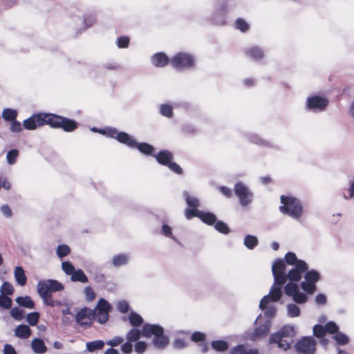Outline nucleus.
Segmentation results:
<instances>
[{"instance_id": "57", "label": "nucleus", "mask_w": 354, "mask_h": 354, "mask_svg": "<svg viewBox=\"0 0 354 354\" xmlns=\"http://www.w3.org/2000/svg\"><path fill=\"white\" fill-rule=\"evenodd\" d=\"M74 320H75V315L74 314H72L71 315H62V323L64 326H70Z\"/></svg>"}, {"instance_id": "1", "label": "nucleus", "mask_w": 354, "mask_h": 354, "mask_svg": "<svg viewBox=\"0 0 354 354\" xmlns=\"http://www.w3.org/2000/svg\"><path fill=\"white\" fill-rule=\"evenodd\" d=\"M308 269V264L303 260L299 259L294 252H288L285 255V261L277 259L272 266V272L274 277V283L268 295L264 296L260 301V307L269 301H277L283 295L282 288L287 280L290 282L284 286L285 294L292 297L293 301L297 304H304L308 297L299 291V286L295 283L301 279L302 274Z\"/></svg>"}, {"instance_id": "27", "label": "nucleus", "mask_w": 354, "mask_h": 354, "mask_svg": "<svg viewBox=\"0 0 354 354\" xmlns=\"http://www.w3.org/2000/svg\"><path fill=\"white\" fill-rule=\"evenodd\" d=\"M183 196L190 209H197L200 207V201L196 197L190 195L188 192L184 191Z\"/></svg>"}, {"instance_id": "28", "label": "nucleus", "mask_w": 354, "mask_h": 354, "mask_svg": "<svg viewBox=\"0 0 354 354\" xmlns=\"http://www.w3.org/2000/svg\"><path fill=\"white\" fill-rule=\"evenodd\" d=\"M14 275L16 281L20 286H24L26 283L27 278L24 270L21 266H17L15 269Z\"/></svg>"}, {"instance_id": "14", "label": "nucleus", "mask_w": 354, "mask_h": 354, "mask_svg": "<svg viewBox=\"0 0 354 354\" xmlns=\"http://www.w3.org/2000/svg\"><path fill=\"white\" fill-rule=\"evenodd\" d=\"M328 104V100L319 95L308 97L306 100V109L314 113L324 111Z\"/></svg>"}, {"instance_id": "53", "label": "nucleus", "mask_w": 354, "mask_h": 354, "mask_svg": "<svg viewBox=\"0 0 354 354\" xmlns=\"http://www.w3.org/2000/svg\"><path fill=\"white\" fill-rule=\"evenodd\" d=\"M116 44L120 48H127L129 44V38L126 36L120 37L117 39Z\"/></svg>"}, {"instance_id": "48", "label": "nucleus", "mask_w": 354, "mask_h": 354, "mask_svg": "<svg viewBox=\"0 0 354 354\" xmlns=\"http://www.w3.org/2000/svg\"><path fill=\"white\" fill-rule=\"evenodd\" d=\"M1 291L3 295H11L13 294L14 288L10 283L4 282L1 286Z\"/></svg>"}, {"instance_id": "42", "label": "nucleus", "mask_w": 354, "mask_h": 354, "mask_svg": "<svg viewBox=\"0 0 354 354\" xmlns=\"http://www.w3.org/2000/svg\"><path fill=\"white\" fill-rule=\"evenodd\" d=\"M160 113L165 117L171 118L173 115V108L169 104H161L160 106Z\"/></svg>"}, {"instance_id": "4", "label": "nucleus", "mask_w": 354, "mask_h": 354, "mask_svg": "<svg viewBox=\"0 0 354 354\" xmlns=\"http://www.w3.org/2000/svg\"><path fill=\"white\" fill-rule=\"evenodd\" d=\"M295 335V328L292 326L286 325L276 333L270 335V343L277 344L279 348L286 351L290 348Z\"/></svg>"}, {"instance_id": "19", "label": "nucleus", "mask_w": 354, "mask_h": 354, "mask_svg": "<svg viewBox=\"0 0 354 354\" xmlns=\"http://www.w3.org/2000/svg\"><path fill=\"white\" fill-rule=\"evenodd\" d=\"M164 333V329L162 326L158 324H145L142 328V335L145 337H151L152 335L154 337Z\"/></svg>"}, {"instance_id": "56", "label": "nucleus", "mask_w": 354, "mask_h": 354, "mask_svg": "<svg viewBox=\"0 0 354 354\" xmlns=\"http://www.w3.org/2000/svg\"><path fill=\"white\" fill-rule=\"evenodd\" d=\"M0 212L6 218H10L12 216V211L8 205L1 206Z\"/></svg>"}, {"instance_id": "34", "label": "nucleus", "mask_w": 354, "mask_h": 354, "mask_svg": "<svg viewBox=\"0 0 354 354\" xmlns=\"http://www.w3.org/2000/svg\"><path fill=\"white\" fill-rule=\"evenodd\" d=\"M18 113L15 109H4L2 111V118L6 121H14L17 117Z\"/></svg>"}, {"instance_id": "58", "label": "nucleus", "mask_w": 354, "mask_h": 354, "mask_svg": "<svg viewBox=\"0 0 354 354\" xmlns=\"http://www.w3.org/2000/svg\"><path fill=\"white\" fill-rule=\"evenodd\" d=\"M117 308L120 313H126L129 310V306L127 301L122 300L118 302Z\"/></svg>"}, {"instance_id": "51", "label": "nucleus", "mask_w": 354, "mask_h": 354, "mask_svg": "<svg viewBox=\"0 0 354 354\" xmlns=\"http://www.w3.org/2000/svg\"><path fill=\"white\" fill-rule=\"evenodd\" d=\"M62 269L67 275H71L75 271V268L70 261H64L62 263Z\"/></svg>"}, {"instance_id": "39", "label": "nucleus", "mask_w": 354, "mask_h": 354, "mask_svg": "<svg viewBox=\"0 0 354 354\" xmlns=\"http://www.w3.org/2000/svg\"><path fill=\"white\" fill-rule=\"evenodd\" d=\"M104 343L102 340H96L86 343V348L90 352H93L95 350L101 349L103 348Z\"/></svg>"}, {"instance_id": "43", "label": "nucleus", "mask_w": 354, "mask_h": 354, "mask_svg": "<svg viewBox=\"0 0 354 354\" xmlns=\"http://www.w3.org/2000/svg\"><path fill=\"white\" fill-rule=\"evenodd\" d=\"M70 248L65 244L58 245L57 248V255L59 258L62 259L66 256H67L70 253Z\"/></svg>"}, {"instance_id": "9", "label": "nucleus", "mask_w": 354, "mask_h": 354, "mask_svg": "<svg viewBox=\"0 0 354 354\" xmlns=\"http://www.w3.org/2000/svg\"><path fill=\"white\" fill-rule=\"evenodd\" d=\"M171 64L177 70L192 68L194 66V57L187 53H178L171 59Z\"/></svg>"}, {"instance_id": "31", "label": "nucleus", "mask_w": 354, "mask_h": 354, "mask_svg": "<svg viewBox=\"0 0 354 354\" xmlns=\"http://www.w3.org/2000/svg\"><path fill=\"white\" fill-rule=\"evenodd\" d=\"M244 245L249 250H253L259 244V240L257 236L248 234L243 239Z\"/></svg>"}, {"instance_id": "61", "label": "nucleus", "mask_w": 354, "mask_h": 354, "mask_svg": "<svg viewBox=\"0 0 354 354\" xmlns=\"http://www.w3.org/2000/svg\"><path fill=\"white\" fill-rule=\"evenodd\" d=\"M147 348V344L145 342L140 341L136 344L135 351L138 354H142L145 353Z\"/></svg>"}, {"instance_id": "8", "label": "nucleus", "mask_w": 354, "mask_h": 354, "mask_svg": "<svg viewBox=\"0 0 354 354\" xmlns=\"http://www.w3.org/2000/svg\"><path fill=\"white\" fill-rule=\"evenodd\" d=\"M320 279L319 273L315 270H308L304 273V281L301 283V288L308 294H313L317 289L316 283Z\"/></svg>"}, {"instance_id": "6", "label": "nucleus", "mask_w": 354, "mask_h": 354, "mask_svg": "<svg viewBox=\"0 0 354 354\" xmlns=\"http://www.w3.org/2000/svg\"><path fill=\"white\" fill-rule=\"evenodd\" d=\"M234 192L241 207H247L252 203L254 194L244 183L237 182L234 186Z\"/></svg>"}, {"instance_id": "10", "label": "nucleus", "mask_w": 354, "mask_h": 354, "mask_svg": "<svg viewBox=\"0 0 354 354\" xmlns=\"http://www.w3.org/2000/svg\"><path fill=\"white\" fill-rule=\"evenodd\" d=\"M64 285L55 279L41 280L37 283L39 295H52L53 292L63 290Z\"/></svg>"}, {"instance_id": "5", "label": "nucleus", "mask_w": 354, "mask_h": 354, "mask_svg": "<svg viewBox=\"0 0 354 354\" xmlns=\"http://www.w3.org/2000/svg\"><path fill=\"white\" fill-rule=\"evenodd\" d=\"M69 16L73 22L77 33H81L86 28L92 26L95 23V17L92 14L82 15V10L80 8H71L68 11Z\"/></svg>"}, {"instance_id": "20", "label": "nucleus", "mask_w": 354, "mask_h": 354, "mask_svg": "<svg viewBox=\"0 0 354 354\" xmlns=\"http://www.w3.org/2000/svg\"><path fill=\"white\" fill-rule=\"evenodd\" d=\"M245 53L248 57H251L254 61L263 59L265 55L263 50L257 46L248 48L245 49Z\"/></svg>"}, {"instance_id": "45", "label": "nucleus", "mask_w": 354, "mask_h": 354, "mask_svg": "<svg viewBox=\"0 0 354 354\" xmlns=\"http://www.w3.org/2000/svg\"><path fill=\"white\" fill-rule=\"evenodd\" d=\"M24 313V310L20 309L17 307H15V308H12L10 311V316L13 319H15L17 321H21L23 319Z\"/></svg>"}, {"instance_id": "37", "label": "nucleus", "mask_w": 354, "mask_h": 354, "mask_svg": "<svg viewBox=\"0 0 354 354\" xmlns=\"http://www.w3.org/2000/svg\"><path fill=\"white\" fill-rule=\"evenodd\" d=\"M129 320L131 324L134 327L140 326L143 322L142 317L135 312H131L129 314Z\"/></svg>"}, {"instance_id": "12", "label": "nucleus", "mask_w": 354, "mask_h": 354, "mask_svg": "<svg viewBox=\"0 0 354 354\" xmlns=\"http://www.w3.org/2000/svg\"><path fill=\"white\" fill-rule=\"evenodd\" d=\"M50 113H37L33 114L30 118L26 119L23 122L24 127L27 130H34L38 127L43 126L46 124H48V119Z\"/></svg>"}, {"instance_id": "22", "label": "nucleus", "mask_w": 354, "mask_h": 354, "mask_svg": "<svg viewBox=\"0 0 354 354\" xmlns=\"http://www.w3.org/2000/svg\"><path fill=\"white\" fill-rule=\"evenodd\" d=\"M248 138L250 142L255 144L257 145H259L260 147H268V148L276 147L275 145L273 142L268 141V140H266L260 138L257 134H254V133L249 134Z\"/></svg>"}, {"instance_id": "17", "label": "nucleus", "mask_w": 354, "mask_h": 354, "mask_svg": "<svg viewBox=\"0 0 354 354\" xmlns=\"http://www.w3.org/2000/svg\"><path fill=\"white\" fill-rule=\"evenodd\" d=\"M226 3L221 4L212 14L210 19L216 24L224 25L226 21Z\"/></svg>"}, {"instance_id": "2", "label": "nucleus", "mask_w": 354, "mask_h": 354, "mask_svg": "<svg viewBox=\"0 0 354 354\" xmlns=\"http://www.w3.org/2000/svg\"><path fill=\"white\" fill-rule=\"evenodd\" d=\"M102 131L109 136V138H115L120 143L124 144L130 148H137L144 154L150 155L154 150L152 145L146 142L138 143L133 137L126 132L118 131L115 128H109Z\"/></svg>"}, {"instance_id": "18", "label": "nucleus", "mask_w": 354, "mask_h": 354, "mask_svg": "<svg viewBox=\"0 0 354 354\" xmlns=\"http://www.w3.org/2000/svg\"><path fill=\"white\" fill-rule=\"evenodd\" d=\"M270 326L271 322L266 320L263 324L254 329V332L250 335L249 338L252 340H255L265 337L268 333Z\"/></svg>"}, {"instance_id": "46", "label": "nucleus", "mask_w": 354, "mask_h": 354, "mask_svg": "<svg viewBox=\"0 0 354 354\" xmlns=\"http://www.w3.org/2000/svg\"><path fill=\"white\" fill-rule=\"evenodd\" d=\"M19 155V151L17 149L10 150L6 155L7 162L9 165L15 163L17 158Z\"/></svg>"}, {"instance_id": "63", "label": "nucleus", "mask_w": 354, "mask_h": 354, "mask_svg": "<svg viewBox=\"0 0 354 354\" xmlns=\"http://www.w3.org/2000/svg\"><path fill=\"white\" fill-rule=\"evenodd\" d=\"M168 167L177 174H183V169L176 162H171L168 165Z\"/></svg>"}, {"instance_id": "11", "label": "nucleus", "mask_w": 354, "mask_h": 354, "mask_svg": "<svg viewBox=\"0 0 354 354\" xmlns=\"http://www.w3.org/2000/svg\"><path fill=\"white\" fill-rule=\"evenodd\" d=\"M316 340L311 336L303 337L295 345L297 353L299 354H315Z\"/></svg>"}, {"instance_id": "38", "label": "nucleus", "mask_w": 354, "mask_h": 354, "mask_svg": "<svg viewBox=\"0 0 354 354\" xmlns=\"http://www.w3.org/2000/svg\"><path fill=\"white\" fill-rule=\"evenodd\" d=\"M142 335V331L140 332L137 328H132L130 330L127 334V341L132 342H136L138 340Z\"/></svg>"}, {"instance_id": "15", "label": "nucleus", "mask_w": 354, "mask_h": 354, "mask_svg": "<svg viewBox=\"0 0 354 354\" xmlns=\"http://www.w3.org/2000/svg\"><path fill=\"white\" fill-rule=\"evenodd\" d=\"M111 305L104 299H100L97 304L93 310L95 312V318L100 324L105 323L109 319V312L111 310Z\"/></svg>"}, {"instance_id": "23", "label": "nucleus", "mask_w": 354, "mask_h": 354, "mask_svg": "<svg viewBox=\"0 0 354 354\" xmlns=\"http://www.w3.org/2000/svg\"><path fill=\"white\" fill-rule=\"evenodd\" d=\"M158 163L167 166L173 160L174 156L171 152L167 150H162L155 156Z\"/></svg>"}, {"instance_id": "62", "label": "nucleus", "mask_w": 354, "mask_h": 354, "mask_svg": "<svg viewBox=\"0 0 354 354\" xmlns=\"http://www.w3.org/2000/svg\"><path fill=\"white\" fill-rule=\"evenodd\" d=\"M123 342H124L123 337L117 336V337H115L114 338L107 341L106 344L113 347V346H117L121 344Z\"/></svg>"}, {"instance_id": "64", "label": "nucleus", "mask_w": 354, "mask_h": 354, "mask_svg": "<svg viewBox=\"0 0 354 354\" xmlns=\"http://www.w3.org/2000/svg\"><path fill=\"white\" fill-rule=\"evenodd\" d=\"M245 349L244 346L238 345L231 349L230 354H245Z\"/></svg>"}, {"instance_id": "44", "label": "nucleus", "mask_w": 354, "mask_h": 354, "mask_svg": "<svg viewBox=\"0 0 354 354\" xmlns=\"http://www.w3.org/2000/svg\"><path fill=\"white\" fill-rule=\"evenodd\" d=\"M214 228L219 232L227 234L230 233V229L227 224L221 221H216L214 223Z\"/></svg>"}, {"instance_id": "30", "label": "nucleus", "mask_w": 354, "mask_h": 354, "mask_svg": "<svg viewBox=\"0 0 354 354\" xmlns=\"http://www.w3.org/2000/svg\"><path fill=\"white\" fill-rule=\"evenodd\" d=\"M270 302H273L272 301H269L268 304H265L263 308H261L260 306L259 308L263 310H265V317H266V320H270L271 322V319L274 317L277 312V308L274 305L270 304L269 305Z\"/></svg>"}, {"instance_id": "13", "label": "nucleus", "mask_w": 354, "mask_h": 354, "mask_svg": "<svg viewBox=\"0 0 354 354\" xmlns=\"http://www.w3.org/2000/svg\"><path fill=\"white\" fill-rule=\"evenodd\" d=\"M185 215L187 219L193 217L199 218L203 223L212 225L216 221V216L212 212H205L197 209H187L185 211Z\"/></svg>"}, {"instance_id": "21", "label": "nucleus", "mask_w": 354, "mask_h": 354, "mask_svg": "<svg viewBox=\"0 0 354 354\" xmlns=\"http://www.w3.org/2000/svg\"><path fill=\"white\" fill-rule=\"evenodd\" d=\"M130 261V255L126 253H120L113 257L111 263L115 268L127 266Z\"/></svg>"}, {"instance_id": "36", "label": "nucleus", "mask_w": 354, "mask_h": 354, "mask_svg": "<svg viewBox=\"0 0 354 354\" xmlns=\"http://www.w3.org/2000/svg\"><path fill=\"white\" fill-rule=\"evenodd\" d=\"M287 315L291 318L299 317L300 308L295 304H289L287 305Z\"/></svg>"}, {"instance_id": "7", "label": "nucleus", "mask_w": 354, "mask_h": 354, "mask_svg": "<svg viewBox=\"0 0 354 354\" xmlns=\"http://www.w3.org/2000/svg\"><path fill=\"white\" fill-rule=\"evenodd\" d=\"M48 125L52 128L62 129L66 132H71L77 127L75 120L55 114H50Z\"/></svg>"}, {"instance_id": "55", "label": "nucleus", "mask_w": 354, "mask_h": 354, "mask_svg": "<svg viewBox=\"0 0 354 354\" xmlns=\"http://www.w3.org/2000/svg\"><path fill=\"white\" fill-rule=\"evenodd\" d=\"M161 233L165 236L170 237L173 240L176 241V239L173 236L171 227L167 224H163L161 229Z\"/></svg>"}, {"instance_id": "47", "label": "nucleus", "mask_w": 354, "mask_h": 354, "mask_svg": "<svg viewBox=\"0 0 354 354\" xmlns=\"http://www.w3.org/2000/svg\"><path fill=\"white\" fill-rule=\"evenodd\" d=\"M39 314L37 312L28 313L26 315V320L31 326H35L39 321Z\"/></svg>"}, {"instance_id": "25", "label": "nucleus", "mask_w": 354, "mask_h": 354, "mask_svg": "<svg viewBox=\"0 0 354 354\" xmlns=\"http://www.w3.org/2000/svg\"><path fill=\"white\" fill-rule=\"evenodd\" d=\"M31 334V330L28 325H19L15 330V335L21 339H27Z\"/></svg>"}, {"instance_id": "32", "label": "nucleus", "mask_w": 354, "mask_h": 354, "mask_svg": "<svg viewBox=\"0 0 354 354\" xmlns=\"http://www.w3.org/2000/svg\"><path fill=\"white\" fill-rule=\"evenodd\" d=\"M16 302L21 306L32 309L35 308L34 301L29 296L18 297L16 298Z\"/></svg>"}, {"instance_id": "3", "label": "nucleus", "mask_w": 354, "mask_h": 354, "mask_svg": "<svg viewBox=\"0 0 354 354\" xmlns=\"http://www.w3.org/2000/svg\"><path fill=\"white\" fill-rule=\"evenodd\" d=\"M282 205L279 210L295 220H299L303 215L304 209L301 202L297 198L292 196H281Z\"/></svg>"}, {"instance_id": "26", "label": "nucleus", "mask_w": 354, "mask_h": 354, "mask_svg": "<svg viewBox=\"0 0 354 354\" xmlns=\"http://www.w3.org/2000/svg\"><path fill=\"white\" fill-rule=\"evenodd\" d=\"M31 347L35 353L39 354L44 353L47 350L44 341L39 338H35L32 341Z\"/></svg>"}, {"instance_id": "40", "label": "nucleus", "mask_w": 354, "mask_h": 354, "mask_svg": "<svg viewBox=\"0 0 354 354\" xmlns=\"http://www.w3.org/2000/svg\"><path fill=\"white\" fill-rule=\"evenodd\" d=\"M212 348L217 351H225L228 348V344L223 340H215L211 344Z\"/></svg>"}, {"instance_id": "52", "label": "nucleus", "mask_w": 354, "mask_h": 354, "mask_svg": "<svg viewBox=\"0 0 354 354\" xmlns=\"http://www.w3.org/2000/svg\"><path fill=\"white\" fill-rule=\"evenodd\" d=\"M313 334L317 337L322 338L326 334L325 327L319 324L315 325L313 327Z\"/></svg>"}, {"instance_id": "16", "label": "nucleus", "mask_w": 354, "mask_h": 354, "mask_svg": "<svg viewBox=\"0 0 354 354\" xmlns=\"http://www.w3.org/2000/svg\"><path fill=\"white\" fill-rule=\"evenodd\" d=\"M94 318L95 312L88 308H83L75 314V321L80 326H91Z\"/></svg>"}, {"instance_id": "33", "label": "nucleus", "mask_w": 354, "mask_h": 354, "mask_svg": "<svg viewBox=\"0 0 354 354\" xmlns=\"http://www.w3.org/2000/svg\"><path fill=\"white\" fill-rule=\"evenodd\" d=\"M71 280L72 281H80L82 283H86L88 281V277L84 273L83 270L81 269H78L77 270H75L74 272L71 275Z\"/></svg>"}, {"instance_id": "54", "label": "nucleus", "mask_w": 354, "mask_h": 354, "mask_svg": "<svg viewBox=\"0 0 354 354\" xmlns=\"http://www.w3.org/2000/svg\"><path fill=\"white\" fill-rule=\"evenodd\" d=\"M84 293L85 295L86 299L88 301H91L95 299V293L91 287H85L84 289Z\"/></svg>"}, {"instance_id": "59", "label": "nucleus", "mask_w": 354, "mask_h": 354, "mask_svg": "<svg viewBox=\"0 0 354 354\" xmlns=\"http://www.w3.org/2000/svg\"><path fill=\"white\" fill-rule=\"evenodd\" d=\"M41 298L43 299L44 303L49 306L53 307L55 306L54 299H53L52 295H39Z\"/></svg>"}, {"instance_id": "35", "label": "nucleus", "mask_w": 354, "mask_h": 354, "mask_svg": "<svg viewBox=\"0 0 354 354\" xmlns=\"http://www.w3.org/2000/svg\"><path fill=\"white\" fill-rule=\"evenodd\" d=\"M336 344L340 346H344L349 342V337L341 332H337L333 337Z\"/></svg>"}, {"instance_id": "49", "label": "nucleus", "mask_w": 354, "mask_h": 354, "mask_svg": "<svg viewBox=\"0 0 354 354\" xmlns=\"http://www.w3.org/2000/svg\"><path fill=\"white\" fill-rule=\"evenodd\" d=\"M326 333L336 334L339 331V326L334 322H329L324 326Z\"/></svg>"}, {"instance_id": "50", "label": "nucleus", "mask_w": 354, "mask_h": 354, "mask_svg": "<svg viewBox=\"0 0 354 354\" xmlns=\"http://www.w3.org/2000/svg\"><path fill=\"white\" fill-rule=\"evenodd\" d=\"M0 306L5 309H10L12 306V299L6 295H0Z\"/></svg>"}, {"instance_id": "41", "label": "nucleus", "mask_w": 354, "mask_h": 354, "mask_svg": "<svg viewBox=\"0 0 354 354\" xmlns=\"http://www.w3.org/2000/svg\"><path fill=\"white\" fill-rule=\"evenodd\" d=\"M235 28L243 32L248 31L250 28V25L242 18H238L235 21Z\"/></svg>"}, {"instance_id": "60", "label": "nucleus", "mask_w": 354, "mask_h": 354, "mask_svg": "<svg viewBox=\"0 0 354 354\" xmlns=\"http://www.w3.org/2000/svg\"><path fill=\"white\" fill-rule=\"evenodd\" d=\"M10 130L13 133H19L22 130L21 124L17 120L11 122Z\"/></svg>"}, {"instance_id": "24", "label": "nucleus", "mask_w": 354, "mask_h": 354, "mask_svg": "<svg viewBox=\"0 0 354 354\" xmlns=\"http://www.w3.org/2000/svg\"><path fill=\"white\" fill-rule=\"evenodd\" d=\"M169 62V58L163 53H157L151 57V63L156 67H164Z\"/></svg>"}, {"instance_id": "29", "label": "nucleus", "mask_w": 354, "mask_h": 354, "mask_svg": "<svg viewBox=\"0 0 354 354\" xmlns=\"http://www.w3.org/2000/svg\"><path fill=\"white\" fill-rule=\"evenodd\" d=\"M153 343L156 348H163L168 344L169 339L164 333H161L160 335L154 337Z\"/></svg>"}]
</instances>
